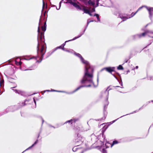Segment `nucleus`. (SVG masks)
<instances>
[{
  "mask_svg": "<svg viewBox=\"0 0 153 153\" xmlns=\"http://www.w3.org/2000/svg\"><path fill=\"white\" fill-rule=\"evenodd\" d=\"M80 59L82 62L85 65V72L83 78L80 81V82L82 84H86L87 83L89 84L87 85H81L79 86L74 91V92H75L84 87H91V84L94 83L93 81V68L90 66L89 62L85 60L83 57Z\"/></svg>",
  "mask_w": 153,
  "mask_h": 153,
  "instance_id": "f257e3e1",
  "label": "nucleus"
},
{
  "mask_svg": "<svg viewBox=\"0 0 153 153\" xmlns=\"http://www.w3.org/2000/svg\"><path fill=\"white\" fill-rule=\"evenodd\" d=\"M38 40H40L41 42L42 47L41 50L40 51V53L41 56L40 58L41 61L42 60L43 58V55L45 54V51H44V48L46 44L45 42L44 41V32H41L40 34L39 33L38 34Z\"/></svg>",
  "mask_w": 153,
  "mask_h": 153,
  "instance_id": "f03ea898",
  "label": "nucleus"
},
{
  "mask_svg": "<svg viewBox=\"0 0 153 153\" xmlns=\"http://www.w3.org/2000/svg\"><path fill=\"white\" fill-rule=\"evenodd\" d=\"M74 130L75 133L77 134L76 136H75V142L77 146H78L80 144H77V143L80 142H81V139L82 138L81 136L79 134V133L81 132L80 129V127L78 126H76L74 127Z\"/></svg>",
  "mask_w": 153,
  "mask_h": 153,
  "instance_id": "7ed1b4c3",
  "label": "nucleus"
},
{
  "mask_svg": "<svg viewBox=\"0 0 153 153\" xmlns=\"http://www.w3.org/2000/svg\"><path fill=\"white\" fill-rule=\"evenodd\" d=\"M115 68L114 67H108L104 68L102 70H105L109 73H111L112 72L115 71Z\"/></svg>",
  "mask_w": 153,
  "mask_h": 153,
  "instance_id": "20e7f679",
  "label": "nucleus"
},
{
  "mask_svg": "<svg viewBox=\"0 0 153 153\" xmlns=\"http://www.w3.org/2000/svg\"><path fill=\"white\" fill-rule=\"evenodd\" d=\"M150 31L149 30H146L145 31L140 34H139L138 35V36L139 37L141 38L142 37H144L148 33H150Z\"/></svg>",
  "mask_w": 153,
  "mask_h": 153,
  "instance_id": "39448f33",
  "label": "nucleus"
},
{
  "mask_svg": "<svg viewBox=\"0 0 153 153\" xmlns=\"http://www.w3.org/2000/svg\"><path fill=\"white\" fill-rule=\"evenodd\" d=\"M78 119H72L70 120L67 121L64 123V124L65 125L68 123H69L70 122H71V124H72V123H75L76 121H78Z\"/></svg>",
  "mask_w": 153,
  "mask_h": 153,
  "instance_id": "423d86ee",
  "label": "nucleus"
},
{
  "mask_svg": "<svg viewBox=\"0 0 153 153\" xmlns=\"http://www.w3.org/2000/svg\"><path fill=\"white\" fill-rule=\"evenodd\" d=\"M82 7H83V8L81 10H82L85 13H86L88 14L89 13V12L90 11L89 10L86 9V8H87V7H86L82 5Z\"/></svg>",
  "mask_w": 153,
  "mask_h": 153,
  "instance_id": "0eeeda50",
  "label": "nucleus"
},
{
  "mask_svg": "<svg viewBox=\"0 0 153 153\" xmlns=\"http://www.w3.org/2000/svg\"><path fill=\"white\" fill-rule=\"evenodd\" d=\"M25 101L24 102H20L18 104V107L19 108H20L22 107L23 106L25 105L26 104L25 103Z\"/></svg>",
  "mask_w": 153,
  "mask_h": 153,
  "instance_id": "6e6552de",
  "label": "nucleus"
},
{
  "mask_svg": "<svg viewBox=\"0 0 153 153\" xmlns=\"http://www.w3.org/2000/svg\"><path fill=\"white\" fill-rule=\"evenodd\" d=\"M73 5L77 9L82 10V8L76 3L74 2L73 3Z\"/></svg>",
  "mask_w": 153,
  "mask_h": 153,
  "instance_id": "1a4fd4ad",
  "label": "nucleus"
},
{
  "mask_svg": "<svg viewBox=\"0 0 153 153\" xmlns=\"http://www.w3.org/2000/svg\"><path fill=\"white\" fill-rule=\"evenodd\" d=\"M68 41H66L65 43L62 45L61 46L59 47H57L56 48V50L58 49L59 48L61 49H62L64 50V47L65 45V43L66 42H68Z\"/></svg>",
  "mask_w": 153,
  "mask_h": 153,
  "instance_id": "9d476101",
  "label": "nucleus"
},
{
  "mask_svg": "<svg viewBox=\"0 0 153 153\" xmlns=\"http://www.w3.org/2000/svg\"><path fill=\"white\" fill-rule=\"evenodd\" d=\"M142 8V7H140L138 10H137L134 13V12H132L131 15V17H129V18H130L132 17H133V16L134 15H135L137 13V12L138 11L140 10V9L141 8Z\"/></svg>",
  "mask_w": 153,
  "mask_h": 153,
  "instance_id": "9b49d317",
  "label": "nucleus"
},
{
  "mask_svg": "<svg viewBox=\"0 0 153 153\" xmlns=\"http://www.w3.org/2000/svg\"><path fill=\"white\" fill-rule=\"evenodd\" d=\"M120 17L123 19V21H125L128 19V18L127 17L123 16V15H120Z\"/></svg>",
  "mask_w": 153,
  "mask_h": 153,
  "instance_id": "f8f14e48",
  "label": "nucleus"
},
{
  "mask_svg": "<svg viewBox=\"0 0 153 153\" xmlns=\"http://www.w3.org/2000/svg\"><path fill=\"white\" fill-rule=\"evenodd\" d=\"M88 4L93 6H94L95 3L94 2H92L91 0H89L88 2Z\"/></svg>",
  "mask_w": 153,
  "mask_h": 153,
  "instance_id": "ddd939ff",
  "label": "nucleus"
},
{
  "mask_svg": "<svg viewBox=\"0 0 153 153\" xmlns=\"http://www.w3.org/2000/svg\"><path fill=\"white\" fill-rule=\"evenodd\" d=\"M94 16H96V17L98 21H99V22L100 21V19L99 17V15L98 14H94Z\"/></svg>",
  "mask_w": 153,
  "mask_h": 153,
  "instance_id": "4468645a",
  "label": "nucleus"
},
{
  "mask_svg": "<svg viewBox=\"0 0 153 153\" xmlns=\"http://www.w3.org/2000/svg\"><path fill=\"white\" fill-rule=\"evenodd\" d=\"M38 142V140H37L31 146L29 147L26 150H28V149H30L34 145H35V144H36V143H37Z\"/></svg>",
  "mask_w": 153,
  "mask_h": 153,
  "instance_id": "2eb2a0df",
  "label": "nucleus"
},
{
  "mask_svg": "<svg viewBox=\"0 0 153 153\" xmlns=\"http://www.w3.org/2000/svg\"><path fill=\"white\" fill-rule=\"evenodd\" d=\"M4 80L3 79H2L1 80H0V85L1 86H2V85L4 84Z\"/></svg>",
  "mask_w": 153,
  "mask_h": 153,
  "instance_id": "dca6fc26",
  "label": "nucleus"
},
{
  "mask_svg": "<svg viewBox=\"0 0 153 153\" xmlns=\"http://www.w3.org/2000/svg\"><path fill=\"white\" fill-rule=\"evenodd\" d=\"M118 70H122L123 69V67L121 65H119L117 68Z\"/></svg>",
  "mask_w": 153,
  "mask_h": 153,
  "instance_id": "f3484780",
  "label": "nucleus"
},
{
  "mask_svg": "<svg viewBox=\"0 0 153 153\" xmlns=\"http://www.w3.org/2000/svg\"><path fill=\"white\" fill-rule=\"evenodd\" d=\"M118 142L117 140H114L113 141L112 144L111 145V146H112L113 145L117 144Z\"/></svg>",
  "mask_w": 153,
  "mask_h": 153,
  "instance_id": "a211bd4d",
  "label": "nucleus"
},
{
  "mask_svg": "<svg viewBox=\"0 0 153 153\" xmlns=\"http://www.w3.org/2000/svg\"><path fill=\"white\" fill-rule=\"evenodd\" d=\"M75 55L76 56H77L79 57L80 58V59L82 58V56L80 54H79V53H75Z\"/></svg>",
  "mask_w": 153,
  "mask_h": 153,
  "instance_id": "6ab92c4d",
  "label": "nucleus"
},
{
  "mask_svg": "<svg viewBox=\"0 0 153 153\" xmlns=\"http://www.w3.org/2000/svg\"><path fill=\"white\" fill-rule=\"evenodd\" d=\"M15 62L17 65H21L22 64V62L21 61H20L19 62H17L16 61H15Z\"/></svg>",
  "mask_w": 153,
  "mask_h": 153,
  "instance_id": "aec40b11",
  "label": "nucleus"
},
{
  "mask_svg": "<svg viewBox=\"0 0 153 153\" xmlns=\"http://www.w3.org/2000/svg\"><path fill=\"white\" fill-rule=\"evenodd\" d=\"M46 27L43 26H42V29L43 31H45L46 30Z\"/></svg>",
  "mask_w": 153,
  "mask_h": 153,
  "instance_id": "412c9836",
  "label": "nucleus"
},
{
  "mask_svg": "<svg viewBox=\"0 0 153 153\" xmlns=\"http://www.w3.org/2000/svg\"><path fill=\"white\" fill-rule=\"evenodd\" d=\"M68 2L72 5L73 4V3H74L71 0H69V1H68Z\"/></svg>",
  "mask_w": 153,
  "mask_h": 153,
  "instance_id": "4be33fe9",
  "label": "nucleus"
},
{
  "mask_svg": "<svg viewBox=\"0 0 153 153\" xmlns=\"http://www.w3.org/2000/svg\"><path fill=\"white\" fill-rule=\"evenodd\" d=\"M91 12H94L95 11V7L94 6L92 8L91 10Z\"/></svg>",
  "mask_w": 153,
  "mask_h": 153,
  "instance_id": "5701e85b",
  "label": "nucleus"
},
{
  "mask_svg": "<svg viewBox=\"0 0 153 153\" xmlns=\"http://www.w3.org/2000/svg\"><path fill=\"white\" fill-rule=\"evenodd\" d=\"M82 1L85 5H87L88 2H87L86 0H82Z\"/></svg>",
  "mask_w": 153,
  "mask_h": 153,
  "instance_id": "b1692460",
  "label": "nucleus"
},
{
  "mask_svg": "<svg viewBox=\"0 0 153 153\" xmlns=\"http://www.w3.org/2000/svg\"><path fill=\"white\" fill-rule=\"evenodd\" d=\"M38 34H39V33L40 34V33L41 32H40V28H39V27L38 28Z\"/></svg>",
  "mask_w": 153,
  "mask_h": 153,
  "instance_id": "393cba45",
  "label": "nucleus"
},
{
  "mask_svg": "<svg viewBox=\"0 0 153 153\" xmlns=\"http://www.w3.org/2000/svg\"><path fill=\"white\" fill-rule=\"evenodd\" d=\"M43 26L46 27L47 25H46V22H45V23H44V25Z\"/></svg>",
  "mask_w": 153,
  "mask_h": 153,
  "instance_id": "a878e982",
  "label": "nucleus"
},
{
  "mask_svg": "<svg viewBox=\"0 0 153 153\" xmlns=\"http://www.w3.org/2000/svg\"><path fill=\"white\" fill-rule=\"evenodd\" d=\"M37 51H38V50H39V44L38 43V45H37Z\"/></svg>",
  "mask_w": 153,
  "mask_h": 153,
  "instance_id": "bb28decb",
  "label": "nucleus"
},
{
  "mask_svg": "<svg viewBox=\"0 0 153 153\" xmlns=\"http://www.w3.org/2000/svg\"><path fill=\"white\" fill-rule=\"evenodd\" d=\"M88 14L90 16H92V14L91 13V12H90V11L89 12V13H88Z\"/></svg>",
  "mask_w": 153,
  "mask_h": 153,
  "instance_id": "cd10ccee",
  "label": "nucleus"
},
{
  "mask_svg": "<svg viewBox=\"0 0 153 153\" xmlns=\"http://www.w3.org/2000/svg\"><path fill=\"white\" fill-rule=\"evenodd\" d=\"M45 3L43 2V8H44L45 7Z\"/></svg>",
  "mask_w": 153,
  "mask_h": 153,
  "instance_id": "c85d7f7f",
  "label": "nucleus"
},
{
  "mask_svg": "<svg viewBox=\"0 0 153 153\" xmlns=\"http://www.w3.org/2000/svg\"><path fill=\"white\" fill-rule=\"evenodd\" d=\"M33 101L36 104V101L34 98H33Z\"/></svg>",
  "mask_w": 153,
  "mask_h": 153,
  "instance_id": "c756f323",
  "label": "nucleus"
},
{
  "mask_svg": "<svg viewBox=\"0 0 153 153\" xmlns=\"http://www.w3.org/2000/svg\"><path fill=\"white\" fill-rule=\"evenodd\" d=\"M48 91V92H50V91H50V90H46V91H45H45Z\"/></svg>",
  "mask_w": 153,
  "mask_h": 153,
  "instance_id": "7c9ffc66",
  "label": "nucleus"
},
{
  "mask_svg": "<svg viewBox=\"0 0 153 153\" xmlns=\"http://www.w3.org/2000/svg\"><path fill=\"white\" fill-rule=\"evenodd\" d=\"M130 72V71H129V70H128V71H127V74H128V72Z\"/></svg>",
  "mask_w": 153,
  "mask_h": 153,
  "instance_id": "2f4dec72",
  "label": "nucleus"
},
{
  "mask_svg": "<svg viewBox=\"0 0 153 153\" xmlns=\"http://www.w3.org/2000/svg\"><path fill=\"white\" fill-rule=\"evenodd\" d=\"M136 68L137 69L138 68V66H136Z\"/></svg>",
  "mask_w": 153,
  "mask_h": 153,
  "instance_id": "473e14b6",
  "label": "nucleus"
},
{
  "mask_svg": "<svg viewBox=\"0 0 153 153\" xmlns=\"http://www.w3.org/2000/svg\"><path fill=\"white\" fill-rule=\"evenodd\" d=\"M78 38V37H76V38H75L74 39H73L72 40H74V39H76V38Z\"/></svg>",
  "mask_w": 153,
  "mask_h": 153,
  "instance_id": "72a5a7b5",
  "label": "nucleus"
},
{
  "mask_svg": "<svg viewBox=\"0 0 153 153\" xmlns=\"http://www.w3.org/2000/svg\"><path fill=\"white\" fill-rule=\"evenodd\" d=\"M98 1H99V0H97V4H98Z\"/></svg>",
  "mask_w": 153,
  "mask_h": 153,
  "instance_id": "f704fd0d",
  "label": "nucleus"
},
{
  "mask_svg": "<svg viewBox=\"0 0 153 153\" xmlns=\"http://www.w3.org/2000/svg\"><path fill=\"white\" fill-rule=\"evenodd\" d=\"M149 10V13H150V12H151V11H150V10Z\"/></svg>",
  "mask_w": 153,
  "mask_h": 153,
  "instance_id": "c9c22d12",
  "label": "nucleus"
},
{
  "mask_svg": "<svg viewBox=\"0 0 153 153\" xmlns=\"http://www.w3.org/2000/svg\"><path fill=\"white\" fill-rule=\"evenodd\" d=\"M73 150L74 151V148H73Z\"/></svg>",
  "mask_w": 153,
  "mask_h": 153,
  "instance_id": "e433bc0d",
  "label": "nucleus"
},
{
  "mask_svg": "<svg viewBox=\"0 0 153 153\" xmlns=\"http://www.w3.org/2000/svg\"><path fill=\"white\" fill-rule=\"evenodd\" d=\"M39 134L38 135V137H39Z\"/></svg>",
  "mask_w": 153,
  "mask_h": 153,
  "instance_id": "4c0bfd02",
  "label": "nucleus"
},
{
  "mask_svg": "<svg viewBox=\"0 0 153 153\" xmlns=\"http://www.w3.org/2000/svg\"><path fill=\"white\" fill-rule=\"evenodd\" d=\"M93 22V21H91L90 22Z\"/></svg>",
  "mask_w": 153,
  "mask_h": 153,
  "instance_id": "58836bf2",
  "label": "nucleus"
},
{
  "mask_svg": "<svg viewBox=\"0 0 153 153\" xmlns=\"http://www.w3.org/2000/svg\"><path fill=\"white\" fill-rule=\"evenodd\" d=\"M151 37L152 38H153V36H151Z\"/></svg>",
  "mask_w": 153,
  "mask_h": 153,
  "instance_id": "ea45409f",
  "label": "nucleus"
},
{
  "mask_svg": "<svg viewBox=\"0 0 153 153\" xmlns=\"http://www.w3.org/2000/svg\"><path fill=\"white\" fill-rule=\"evenodd\" d=\"M151 44V43H150V44H149V45H148V46H149V45Z\"/></svg>",
  "mask_w": 153,
  "mask_h": 153,
  "instance_id": "a19ab883",
  "label": "nucleus"
},
{
  "mask_svg": "<svg viewBox=\"0 0 153 153\" xmlns=\"http://www.w3.org/2000/svg\"><path fill=\"white\" fill-rule=\"evenodd\" d=\"M147 25H146V27H147Z\"/></svg>",
  "mask_w": 153,
  "mask_h": 153,
  "instance_id": "79ce46f5",
  "label": "nucleus"
},
{
  "mask_svg": "<svg viewBox=\"0 0 153 153\" xmlns=\"http://www.w3.org/2000/svg\"><path fill=\"white\" fill-rule=\"evenodd\" d=\"M26 150H25V151ZM25 152V151H24V152Z\"/></svg>",
  "mask_w": 153,
  "mask_h": 153,
  "instance_id": "37998d69",
  "label": "nucleus"
},
{
  "mask_svg": "<svg viewBox=\"0 0 153 153\" xmlns=\"http://www.w3.org/2000/svg\"><path fill=\"white\" fill-rule=\"evenodd\" d=\"M26 150H25V151ZM25 152V151H24V152Z\"/></svg>",
  "mask_w": 153,
  "mask_h": 153,
  "instance_id": "c03bdc74",
  "label": "nucleus"
},
{
  "mask_svg": "<svg viewBox=\"0 0 153 153\" xmlns=\"http://www.w3.org/2000/svg\"><path fill=\"white\" fill-rule=\"evenodd\" d=\"M152 101V102H153V101Z\"/></svg>",
  "mask_w": 153,
  "mask_h": 153,
  "instance_id": "a18cd8bd",
  "label": "nucleus"
}]
</instances>
